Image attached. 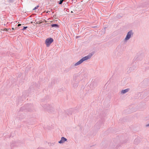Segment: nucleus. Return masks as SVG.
Instances as JSON below:
<instances>
[{
	"label": "nucleus",
	"mask_w": 149,
	"mask_h": 149,
	"mask_svg": "<svg viewBox=\"0 0 149 149\" xmlns=\"http://www.w3.org/2000/svg\"><path fill=\"white\" fill-rule=\"evenodd\" d=\"M93 55V54L92 53H90L88 55L83 57L79 61L76 63L74 64V66H77L78 65H80L84 61L86 60H87L88 59H90Z\"/></svg>",
	"instance_id": "f257e3e1"
},
{
	"label": "nucleus",
	"mask_w": 149,
	"mask_h": 149,
	"mask_svg": "<svg viewBox=\"0 0 149 149\" xmlns=\"http://www.w3.org/2000/svg\"><path fill=\"white\" fill-rule=\"evenodd\" d=\"M134 34L133 31L131 30L128 32L126 36L124 39L125 41L129 40L131 37H132Z\"/></svg>",
	"instance_id": "f03ea898"
},
{
	"label": "nucleus",
	"mask_w": 149,
	"mask_h": 149,
	"mask_svg": "<svg viewBox=\"0 0 149 149\" xmlns=\"http://www.w3.org/2000/svg\"><path fill=\"white\" fill-rule=\"evenodd\" d=\"M52 38H50L47 39L45 40V43L47 47H49L51 43L53 41Z\"/></svg>",
	"instance_id": "7ed1b4c3"
},
{
	"label": "nucleus",
	"mask_w": 149,
	"mask_h": 149,
	"mask_svg": "<svg viewBox=\"0 0 149 149\" xmlns=\"http://www.w3.org/2000/svg\"><path fill=\"white\" fill-rule=\"evenodd\" d=\"M79 81L78 80H76L73 81L72 85L74 88H76L78 85Z\"/></svg>",
	"instance_id": "20e7f679"
},
{
	"label": "nucleus",
	"mask_w": 149,
	"mask_h": 149,
	"mask_svg": "<svg viewBox=\"0 0 149 149\" xmlns=\"http://www.w3.org/2000/svg\"><path fill=\"white\" fill-rule=\"evenodd\" d=\"M67 141V139L63 137H62L61 138V140L58 141L59 143H64L65 141Z\"/></svg>",
	"instance_id": "39448f33"
},
{
	"label": "nucleus",
	"mask_w": 149,
	"mask_h": 149,
	"mask_svg": "<svg viewBox=\"0 0 149 149\" xmlns=\"http://www.w3.org/2000/svg\"><path fill=\"white\" fill-rule=\"evenodd\" d=\"M129 88H127L125 90H122L121 91V94H124L126 93L129 90Z\"/></svg>",
	"instance_id": "423d86ee"
},
{
	"label": "nucleus",
	"mask_w": 149,
	"mask_h": 149,
	"mask_svg": "<svg viewBox=\"0 0 149 149\" xmlns=\"http://www.w3.org/2000/svg\"><path fill=\"white\" fill-rule=\"evenodd\" d=\"M51 26L52 27H58V25L56 24H53L51 25Z\"/></svg>",
	"instance_id": "0eeeda50"
},
{
	"label": "nucleus",
	"mask_w": 149,
	"mask_h": 149,
	"mask_svg": "<svg viewBox=\"0 0 149 149\" xmlns=\"http://www.w3.org/2000/svg\"><path fill=\"white\" fill-rule=\"evenodd\" d=\"M9 29H6V28H4L3 29H1V31H8V30Z\"/></svg>",
	"instance_id": "6e6552de"
},
{
	"label": "nucleus",
	"mask_w": 149,
	"mask_h": 149,
	"mask_svg": "<svg viewBox=\"0 0 149 149\" xmlns=\"http://www.w3.org/2000/svg\"><path fill=\"white\" fill-rule=\"evenodd\" d=\"M64 1V0H60L59 2V4H61L62 3H63V1Z\"/></svg>",
	"instance_id": "1a4fd4ad"
},
{
	"label": "nucleus",
	"mask_w": 149,
	"mask_h": 149,
	"mask_svg": "<svg viewBox=\"0 0 149 149\" xmlns=\"http://www.w3.org/2000/svg\"><path fill=\"white\" fill-rule=\"evenodd\" d=\"M50 106V105H48L46 107H45V109H47V110H49V106Z\"/></svg>",
	"instance_id": "9d476101"
},
{
	"label": "nucleus",
	"mask_w": 149,
	"mask_h": 149,
	"mask_svg": "<svg viewBox=\"0 0 149 149\" xmlns=\"http://www.w3.org/2000/svg\"><path fill=\"white\" fill-rule=\"evenodd\" d=\"M38 7H39V6H36V7H35L33 9V10H35L36 9H37Z\"/></svg>",
	"instance_id": "9b49d317"
},
{
	"label": "nucleus",
	"mask_w": 149,
	"mask_h": 149,
	"mask_svg": "<svg viewBox=\"0 0 149 149\" xmlns=\"http://www.w3.org/2000/svg\"><path fill=\"white\" fill-rule=\"evenodd\" d=\"M27 28V26H24L23 27V29H22V30H24L26 29Z\"/></svg>",
	"instance_id": "f8f14e48"
},
{
	"label": "nucleus",
	"mask_w": 149,
	"mask_h": 149,
	"mask_svg": "<svg viewBox=\"0 0 149 149\" xmlns=\"http://www.w3.org/2000/svg\"><path fill=\"white\" fill-rule=\"evenodd\" d=\"M146 127H149V123L146 125Z\"/></svg>",
	"instance_id": "ddd939ff"
},
{
	"label": "nucleus",
	"mask_w": 149,
	"mask_h": 149,
	"mask_svg": "<svg viewBox=\"0 0 149 149\" xmlns=\"http://www.w3.org/2000/svg\"><path fill=\"white\" fill-rule=\"evenodd\" d=\"M21 25V24H19L18 25V26H20Z\"/></svg>",
	"instance_id": "4468645a"
},
{
	"label": "nucleus",
	"mask_w": 149,
	"mask_h": 149,
	"mask_svg": "<svg viewBox=\"0 0 149 149\" xmlns=\"http://www.w3.org/2000/svg\"><path fill=\"white\" fill-rule=\"evenodd\" d=\"M36 23L39 24V22H36Z\"/></svg>",
	"instance_id": "2eb2a0df"
},
{
	"label": "nucleus",
	"mask_w": 149,
	"mask_h": 149,
	"mask_svg": "<svg viewBox=\"0 0 149 149\" xmlns=\"http://www.w3.org/2000/svg\"><path fill=\"white\" fill-rule=\"evenodd\" d=\"M12 29H13V30H14V28H12Z\"/></svg>",
	"instance_id": "dca6fc26"
},
{
	"label": "nucleus",
	"mask_w": 149,
	"mask_h": 149,
	"mask_svg": "<svg viewBox=\"0 0 149 149\" xmlns=\"http://www.w3.org/2000/svg\"><path fill=\"white\" fill-rule=\"evenodd\" d=\"M71 13H73V12L72 11H71Z\"/></svg>",
	"instance_id": "f3484780"
},
{
	"label": "nucleus",
	"mask_w": 149,
	"mask_h": 149,
	"mask_svg": "<svg viewBox=\"0 0 149 149\" xmlns=\"http://www.w3.org/2000/svg\"><path fill=\"white\" fill-rule=\"evenodd\" d=\"M0 32H2L1 31H0Z\"/></svg>",
	"instance_id": "a211bd4d"
}]
</instances>
